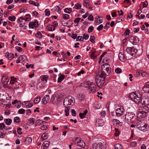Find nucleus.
<instances>
[{
	"label": "nucleus",
	"mask_w": 149,
	"mask_h": 149,
	"mask_svg": "<svg viewBox=\"0 0 149 149\" xmlns=\"http://www.w3.org/2000/svg\"><path fill=\"white\" fill-rule=\"evenodd\" d=\"M111 68L110 65L107 63L103 64L101 67V69L98 72L97 75L105 77L109 75L111 72Z\"/></svg>",
	"instance_id": "obj_1"
},
{
	"label": "nucleus",
	"mask_w": 149,
	"mask_h": 149,
	"mask_svg": "<svg viewBox=\"0 0 149 149\" xmlns=\"http://www.w3.org/2000/svg\"><path fill=\"white\" fill-rule=\"evenodd\" d=\"M130 97L132 100L136 103H138L141 101L142 95L140 92H133L130 94Z\"/></svg>",
	"instance_id": "obj_2"
},
{
	"label": "nucleus",
	"mask_w": 149,
	"mask_h": 149,
	"mask_svg": "<svg viewBox=\"0 0 149 149\" xmlns=\"http://www.w3.org/2000/svg\"><path fill=\"white\" fill-rule=\"evenodd\" d=\"M75 103L74 98L71 96L65 98L63 102V104L65 107L69 105H73Z\"/></svg>",
	"instance_id": "obj_3"
},
{
	"label": "nucleus",
	"mask_w": 149,
	"mask_h": 149,
	"mask_svg": "<svg viewBox=\"0 0 149 149\" xmlns=\"http://www.w3.org/2000/svg\"><path fill=\"white\" fill-rule=\"evenodd\" d=\"M84 86L88 88L90 92H94L96 89L95 84L89 81H87L85 82L84 84Z\"/></svg>",
	"instance_id": "obj_4"
},
{
	"label": "nucleus",
	"mask_w": 149,
	"mask_h": 149,
	"mask_svg": "<svg viewBox=\"0 0 149 149\" xmlns=\"http://www.w3.org/2000/svg\"><path fill=\"white\" fill-rule=\"evenodd\" d=\"M136 127L137 128L143 131H146L147 130V125L142 120L138 121L136 124Z\"/></svg>",
	"instance_id": "obj_5"
},
{
	"label": "nucleus",
	"mask_w": 149,
	"mask_h": 149,
	"mask_svg": "<svg viewBox=\"0 0 149 149\" xmlns=\"http://www.w3.org/2000/svg\"><path fill=\"white\" fill-rule=\"evenodd\" d=\"M16 78L12 77L9 83V87L13 88L18 89L19 87V83L17 81Z\"/></svg>",
	"instance_id": "obj_6"
},
{
	"label": "nucleus",
	"mask_w": 149,
	"mask_h": 149,
	"mask_svg": "<svg viewBox=\"0 0 149 149\" xmlns=\"http://www.w3.org/2000/svg\"><path fill=\"white\" fill-rule=\"evenodd\" d=\"M135 115L133 112H127L125 116V120L126 122L129 124L133 121V119Z\"/></svg>",
	"instance_id": "obj_7"
},
{
	"label": "nucleus",
	"mask_w": 149,
	"mask_h": 149,
	"mask_svg": "<svg viewBox=\"0 0 149 149\" xmlns=\"http://www.w3.org/2000/svg\"><path fill=\"white\" fill-rule=\"evenodd\" d=\"M97 76L98 78L95 79L96 84L97 86L99 88H101L104 83L105 77L103 76H98L97 74Z\"/></svg>",
	"instance_id": "obj_8"
},
{
	"label": "nucleus",
	"mask_w": 149,
	"mask_h": 149,
	"mask_svg": "<svg viewBox=\"0 0 149 149\" xmlns=\"http://www.w3.org/2000/svg\"><path fill=\"white\" fill-rule=\"evenodd\" d=\"M8 81L9 79L6 77H2L1 79L2 84L4 88H9V84H8Z\"/></svg>",
	"instance_id": "obj_9"
},
{
	"label": "nucleus",
	"mask_w": 149,
	"mask_h": 149,
	"mask_svg": "<svg viewBox=\"0 0 149 149\" xmlns=\"http://www.w3.org/2000/svg\"><path fill=\"white\" fill-rule=\"evenodd\" d=\"M141 103L142 106L148 107L149 105V99L147 97H143L141 99Z\"/></svg>",
	"instance_id": "obj_10"
},
{
	"label": "nucleus",
	"mask_w": 149,
	"mask_h": 149,
	"mask_svg": "<svg viewBox=\"0 0 149 149\" xmlns=\"http://www.w3.org/2000/svg\"><path fill=\"white\" fill-rule=\"evenodd\" d=\"M130 41L133 45H136L139 42V38L135 36H132L130 38Z\"/></svg>",
	"instance_id": "obj_11"
},
{
	"label": "nucleus",
	"mask_w": 149,
	"mask_h": 149,
	"mask_svg": "<svg viewBox=\"0 0 149 149\" xmlns=\"http://www.w3.org/2000/svg\"><path fill=\"white\" fill-rule=\"evenodd\" d=\"M49 95H45L42 100V103L44 104H46L49 102Z\"/></svg>",
	"instance_id": "obj_12"
},
{
	"label": "nucleus",
	"mask_w": 149,
	"mask_h": 149,
	"mask_svg": "<svg viewBox=\"0 0 149 149\" xmlns=\"http://www.w3.org/2000/svg\"><path fill=\"white\" fill-rule=\"evenodd\" d=\"M124 109L122 108L118 109L116 110V114L118 116H120L122 115L123 113Z\"/></svg>",
	"instance_id": "obj_13"
},
{
	"label": "nucleus",
	"mask_w": 149,
	"mask_h": 149,
	"mask_svg": "<svg viewBox=\"0 0 149 149\" xmlns=\"http://www.w3.org/2000/svg\"><path fill=\"white\" fill-rule=\"evenodd\" d=\"M147 114L146 112H144L143 111H141L138 113L137 117L138 118H141L145 117L146 116Z\"/></svg>",
	"instance_id": "obj_14"
},
{
	"label": "nucleus",
	"mask_w": 149,
	"mask_h": 149,
	"mask_svg": "<svg viewBox=\"0 0 149 149\" xmlns=\"http://www.w3.org/2000/svg\"><path fill=\"white\" fill-rule=\"evenodd\" d=\"M50 144V143L49 141H45L41 146V148L42 149H47L49 145Z\"/></svg>",
	"instance_id": "obj_15"
},
{
	"label": "nucleus",
	"mask_w": 149,
	"mask_h": 149,
	"mask_svg": "<svg viewBox=\"0 0 149 149\" xmlns=\"http://www.w3.org/2000/svg\"><path fill=\"white\" fill-rule=\"evenodd\" d=\"M38 25V22H30L29 24V27L32 29H33L35 27L37 26Z\"/></svg>",
	"instance_id": "obj_16"
},
{
	"label": "nucleus",
	"mask_w": 149,
	"mask_h": 149,
	"mask_svg": "<svg viewBox=\"0 0 149 149\" xmlns=\"http://www.w3.org/2000/svg\"><path fill=\"white\" fill-rule=\"evenodd\" d=\"M139 109L142 110L141 111H143L145 112H146V114H147L149 111V108L148 107L142 106V107H139Z\"/></svg>",
	"instance_id": "obj_17"
},
{
	"label": "nucleus",
	"mask_w": 149,
	"mask_h": 149,
	"mask_svg": "<svg viewBox=\"0 0 149 149\" xmlns=\"http://www.w3.org/2000/svg\"><path fill=\"white\" fill-rule=\"evenodd\" d=\"M77 97L79 101L81 102L84 100L85 98V95L82 93H80L78 95Z\"/></svg>",
	"instance_id": "obj_18"
},
{
	"label": "nucleus",
	"mask_w": 149,
	"mask_h": 149,
	"mask_svg": "<svg viewBox=\"0 0 149 149\" xmlns=\"http://www.w3.org/2000/svg\"><path fill=\"white\" fill-rule=\"evenodd\" d=\"M118 58L122 62H124L126 60V58L124 55L121 52L119 53Z\"/></svg>",
	"instance_id": "obj_19"
},
{
	"label": "nucleus",
	"mask_w": 149,
	"mask_h": 149,
	"mask_svg": "<svg viewBox=\"0 0 149 149\" xmlns=\"http://www.w3.org/2000/svg\"><path fill=\"white\" fill-rule=\"evenodd\" d=\"M77 145L82 148H84L85 146V143L84 141L82 140H79L77 141Z\"/></svg>",
	"instance_id": "obj_20"
},
{
	"label": "nucleus",
	"mask_w": 149,
	"mask_h": 149,
	"mask_svg": "<svg viewBox=\"0 0 149 149\" xmlns=\"http://www.w3.org/2000/svg\"><path fill=\"white\" fill-rule=\"evenodd\" d=\"M32 138L31 137L27 138L25 140V143L26 145L30 144L32 141Z\"/></svg>",
	"instance_id": "obj_21"
},
{
	"label": "nucleus",
	"mask_w": 149,
	"mask_h": 149,
	"mask_svg": "<svg viewBox=\"0 0 149 149\" xmlns=\"http://www.w3.org/2000/svg\"><path fill=\"white\" fill-rule=\"evenodd\" d=\"M47 29L50 31H52L55 30V27L54 25H49L47 27Z\"/></svg>",
	"instance_id": "obj_22"
},
{
	"label": "nucleus",
	"mask_w": 149,
	"mask_h": 149,
	"mask_svg": "<svg viewBox=\"0 0 149 149\" xmlns=\"http://www.w3.org/2000/svg\"><path fill=\"white\" fill-rule=\"evenodd\" d=\"M100 143H93L92 145V148L93 149H99L100 146Z\"/></svg>",
	"instance_id": "obj_23"
},
{
	"label": "nucleus",
	"mask_w": 149,
	"mask_h": 149,
	"mask_svg": "<svg viewBox=\"0 0 149 149\" xmlns=\"http://www.w3.org/2000/svg\"><path fill=\"white\" fill-rule=\"evenodd\" d=\"M65 76L64 75L60 74V76L58 79V82H60L63 81L65 78Z\"/></svg>",
	"instance_id": "obj_24"
},
{
	"label": "nucleus",
	"mask_w": 149,
	"mask_h": 149,
	"mask_svg": "<svg viewBox=\"0 0 149 149\" xmlns=\"http://www.w3.org/2000/svg\"><path fill=\"white\" fill-rule=\"evenodd\" d=\"M88 111L87 110H85L83 113H80L79 114V116L81 119H83L84 117L87 113Z\"/></svg>",
	"instance_id": "obj_25"
},
{
	"label": "nucleus",
	"mask_w": 149,
	"mask_h": 149,
	"mask_svg": "<svg viewBox=\"0 0 149 149\" xmlns=\"http://www.w3.org/2000/svg\"><path fill=\"white\" fill-rule=\"evenodd\" d=\"M100 146L99 148V149H106V145L104 143H102L101 142H100Z\"/></svg>",
	"instance_id": "obj_26"
},
{
	"label": "nucleus",
	"mask_w": 149,
	"mask_h": 149,
	"mask_svg": "<svg viewBox=\"0 0 149 149\" xmlns=\"http://www.w3.org/2000/svg\"><path fill=\"white\" fill-rule=\"evenodd\" d=\"M35 36L36 38L41 39L42 38V35L40 31H38L35 34Z\"/></svg>",
	"instance_id": "obj_27"
},
{
	"label": "nucleus",
	"mask_w": 149,
	"mask_h": 149,
	"mask_svg": "<svg viewBox=\"0 0 149 149\" xmlns=\"http://www.w3.org/2000/svg\"><path fill=\"white\" fill-rule=\"evenodd\" d=\"M6 124L8 125H9L11 123L12 120L11 119H5L4 120Z\"/></svg>",
	"instance_id": "obj_28"
},
{
	"label": "nucleus",
	"mask_w": 149,
	"mask_h": 149,
	"mask_svg": "<svg viewBox=\"0 0 149 149\" xmlns=\"http://www.w3.org/2000/svg\"><path fill=\"white\" fill-rule=\"evenodd\" d=\"M48 133H44L42 134V135L41 136V137L42 140H44L45 139H46L48 138Z\"/></svg>",
	"instance_id": "obj_29"
},
{
	"label": "nucleus",
	"mask_w": 149,
	"mask_h": 149,
	"mask_svg": "<svg viewBox=\"0 0 149 149\" xmlns=\"http://www.w3.org/2000/svg\"><path fill=\"white\" fill-rule=\"evenodd\" d=\"M143 91L145 93H149V88L147 87L145 85L143 86L142 88Z\"/></svg>",
	"instance_id": "obj_30"
},
{
	"label": "nucleus",
	"mask_w": 149,
	"mask_h": 149,
	"mask_svg": "<svg viewBox=\"0 0 149 149\" xmlns=\"http://www.w3.org/2000/svg\"><path fill=\"white\" fill-rule=\"evenodd\" d=\"M69 106L66 107L65 110V115L66 116H68L69 115V111L70 110V108H69Z\"/></svg>",
	"instance_id": "obj_31"
},
{
	"label": "nucleus",
	"mask_w": 149,
	"mask_h": 149,
	"mask_svg": "<svg viewBox=\"0 0 149 149\" xmlns=\"http://www.w3.org/2000/svg\"><path fill=\"white\" fill-rule=\"evenodd\" d=\"M133 49L132 47H127L126 49V51L128 53H130L131 54L133 52Z\"/></svg>",
	"instance_id": "obj_32"
},
{
	"label": "nucleus",
	"mask_w": 149,
	"mask_h": 149,
	"mask_svg": "<svg viewBox=\"0 0 149 149\" xmlns=\"http://www.w3.org/2000/svg\"><path fill=\"white\" fill-rule=\"evenodd\" d=\"M29 3L34 6H38L39 5V4L38 3L32 0L30 1H29Z\"/></svg>",
	"instance_id": "obj_33"
},
{
	"label": "nucleus",
	"mask_w": 149,
	"mask_h": 149,
	"mask_svg": "<svg viewBox=\"0 0 149 149\" xmlns=\"http://www.w3.org/2000/svg\"><path fill=\"white\" fill-rule=\"evenodd\" d=\"M89 1L88 0H86L84 1V3H83V5L85 6H86V8H88V6H89Z\"/></svg>",
	"instance_id": "obj_34"
},
{
	"label": "nucleus",
	"mask_w": 149,
	"mask_h": 149,
	"mask_svg": "<svg viewBox=\"0 0 149 149\" xmlns=\"http://www.w3.org/2000/svg\"><path fill=\"white\" fill-rule=\"evenodd\" d=\"M40 97L38 96L34 100V104H38V103L40 100Z\"/></svg>",
	"instance_id": "obj_35"
},
{
	"label": "nucleus",
	"mask_w": 149,
	"mask_h": 149,
	"mask_svg": "<svg viewBox=\"0 0 149 149\" xmlns=\"http://www.w3.org/2000/svg\"><path fill=\"white\" fill-rule=\"evenodd\" d=\"M12 56H10V55L9 54V53L8 52H7L5 54V56H7L8 57V58L9 59V60H10L12 59L13 57H14V55L13 54L12 55Z\"/></svg>",
	"instance_id": "obj_36"
},
{
	"label": "nucleus",
	"mask_w": 149,
	"mask_h": 149,
	"mask_svg": "<svg viewBox=\"0 0 149 149\" xmlns=\"http://www.w3.org/2000/svg\"><path fill=\"white\" fill-rule=\"evenodd\" d=\"M26 57L24 55H22L19 57V60L21 61H23L26 59Z\"/></svg>",
	"instance_id": "obj_37"
},
{
	"label": "nucleus",
	"mask_w": 149,
	"mask_h": 149,
	"mask_svg": "<svg viewBox=\"0 0 149 149\" xmlns=\"http://www.w3.org/2000/svg\"><path fill=\"white\" fill-rule=\"evenodd\" d=\"M123 146L119 144H117L115 146V149H122Z\"/></svg>",
	"instance_id": "obj_38"
},
{
	"label": "nucleus",
	"mask_w": 149,
	"mask_h": 149,
	"mask_svg": "<svg viewBox=\"0 0 149 149\" xmlns=\"http://www.w3.org/2000/svg\"><path fill=\"white\" fill-rule=\"evenodd\" d=\"M102 120H100L99 119H97L96 122V125H97L99 126H102V125L101 123H102Z\"/></svg>",
	"instance_id": "obj_39"
},
{
	"label": "nucleus",
	"mask_w": 149,
	"mask_h": 149,
	"mask_svg": "<svg viewBox=\"0 0 149 149\" xmlns=\"http://www.w3.org/2000/svg\"><path fill=\"white\" fill-rule=\"evenodd\" d=\"M14 121L15 123H19L20 121V118L18 117H16L14 118Z\"/></svg>",
	"instance_id": "obj_40"
},
{
	"label": "nucleus",
	"mask_w": 149,
	"mask_h": 149,
	"mask_svg": "<svg viewBox=\"0 0 149 149\" xmlns=\"http://www.w3.org/2000/svg\"><path fill=\"white\" fill-rule=\"evenodd\" d=\"M64 12L70 14L72 12V9L71 8H65L64 10Z\"/></svg>",
	"instance_id": "obj_41"
},
{
	"label": "nucleus",
	"mask_w": 149,
	"mask_h": 149,
	"mask_svg": "<svg viewBox=\"0 0 149 149\" xmlns=\"http://www.w3.org/2000/svg\"><path fill=\"white\" fill-rule=\"evenodd\" d=\"M62 17L64 19H68L70 18V16L67 14H63Z\"/></svg>",
	"instance_id": "obj_42"
},
{
	"label": "nucleus",
	"mask_w": 149,
	"mask_h": 149,
	"mask_svg": "<svg viewBox=\"0 0 149 149\" xmlns=\"http://www.w3.org/2000/svg\"><path fill=\"white\" fill-rule=\"evenodd\" d=\"M8 19L11 21H13L15 20L16 19L15 17L13 15L9 16L8 17Z\"/></svg>",
	"instance_id": "obj_43"
},
{
	"label": "nucleus",
	"mask_w": 149,
	"mask_h": 149,
	"mask_svg": "<svg viewBox=\"0 0 149 149\" xmlns=\"http://www.w3.org/2000/svg\"><path fill=\"white\" fill-rule=\"evenodd\" d=\"M55 10L59 14L61 12V8L59 6H55Z\"/></svg>",
	"instance_id": "obj_44"
},
{
	"label": "nucleus",
	"mask_w": 149,
	"mask_h": 149,
	"mask_svg": "<svg viewBox=\"0 0 149 149\" xmlns=\"http://www.w3.org/2000/svg\"><path fill=\"white\" fill-rule=\"evenodd\" d=\"M81 5L80 4L77 3L76 4H75L74 7L76 9H79L81 8Z\"/></svg>",
	"instance_id": "obj_45"
},
{
	"label": "nucleus",
	"mask_w": 149,
	"mask_h": 149,
	"mask_svg": "<svg viewBox=\"0 0 149 149\" xmlns=\"http://www.w3.org/2000/svg\"><path fill=\"white\" fill-rule=\"evenodd\" d=\"M136 145V141H132L131 142L130 146L131 147H134Z\"/></svg>",
	"instance_id": "obj_46"
},
{
	"label": "nucleus",
	"mask_w": 149,
	"mask_h": 149,
	"mask_svg": "<svg viewBox=\"0 0 149 149\" xmlns=\"http://www.w3.org/2000/svg\"><path fill=\"white\" fill-rule=\"evenodd\" d=\"M95 39V37L94 36H91L90 39V41L92 43L95 42L94 40Z\"/></svg>",
	"instance_id": "obj_47"
},
{
	"label": "nucleus",
	"mask_w": 149,
	"mask_h": 149,
	"mask_svg": "<svg viewBox=\"0 0 149 149\" xmlns=\"http://www.w3.org/2000/svg\"><path fill=\"white\" fill-rule=\"evenodd\" d=\"M25 110L23 109H21L18 111V113L19 114H23L25 113Z\"/></svg>",
	"instance_id": "obj_48"
},
{
	"label": "nucleus",
	"mask_w": 149,
	"mask_h": 149,
	"mask_svg": "<svg viewBox=\"0 0 149 149\" xmlns=\"http://www.w3.org/2000/svg\"><path fill=\"white\" fill-rule=\"evenodd\" d=\"M47 126L45 125H43L40 127L41 129L42 130H46L47 129Z\"/></svg>",
	"instance_id": "obj_49"
},
{
	"label": "nucleus",
	"mask_w": 149,
	"mask_h": 149,
	"mask_svg": "<svg viewBox=\"0 0 149 149\" xmlns=\"http://www.w3.org/2000/svg\"><path fill=\"white\" fill-rule=\"evenodd\" d=\"M130 32V30L129 29H127L124 33V35L125 36L129 35Z\"/></svg>",
	"instance_id": "obj_50"
},
{
	"label": "nucleus",
	"mask_w": 149,
	"mask_h": 149,
	"mask_svg": "<svg viewBox=\"0 0 149 149\" xmlns=\"http://www.w3.org/2000/svg\"><path fill=\"white\" fill-rule=\"evenodd\" d=\"M115 71L116 73L118 74L121 73L122 70L120 68H117L115 69Z\"/></svg>",
	"instance_id": "obj_51"
},
{
	"label": "nucleus",
	"mask_w": 149,
	"mask_h": 149,
	"mask_svg": "<svg viewBox=\"0 0 149 149\" xmlns=\"http://www.w3.org/2000/svg\"><path fill=\"white\" fill-rule=\"evenodd\" d=\"M95 52H93L91 55V58L94 59L96 57V56L95 55Z\"/></svg>",
	"instance_id": "obj_52"
},
{
	"label": "nucleus",
	"mask_w": 149,
	"mask_h": 149,
	"mask_svg": "<svg viewBox=\"0 0 149 149\" xmlns=\"http://www.w3.org/2000/svg\"><path fill=\"white\" fill-rule=\"evenodd\" d=\"M93 27L92 26H90L88 29V32L89 33H91L93 29Z\"/></svg>",
	"instance_id": "obj_53"
},
{
	"label": "nucleus",
	"mask_w": 149,
	"mask_h": 149,
	"mask_svg": "<svg viewBox=\"0 0 149 149\" xmlns=\"http://www.w3.org/2000/svg\"><path fill=\"white\" fill-rule=\"evenodd\" d=\"M71 111L72 113V114L73 116H76V112L74 109H71Z\"/></svg>",
	"instance_id": "obj_54"
},
{
	"label": "nucleus",
	"mask_w": 149,
	"mask_h": 149,
	"mask_svg": "<svg viewBox=\"0 0 149 149\" xmlns=\"http://www.w3.org/2000/svg\"><path fill=\"white\" fill-rule=\"evenodd\" d=\"M80 19L81 18L80 17L74 19V22L75 23H77V24H78Z\"/></svg>",
	"instance_id": "obj_55"
},
{
	"label": "nucleus",
	"mask_w": 149,
	"mask_h": 149,
	"mask_svg": "<svg viewBox=\"0 0 149 149\" xmlns=\"http://www.w3.org/2000/svg\"><path fill=\"white\" fill-rule=\"evenodd\" d=\"M109 22H107L106 25L104 26V29H106V30H107L108 28H109L110 27V26H109Z\"/></svg>",
	"instance_id": "obj_56"
},
{
	"label": "nucleus",
	"mask_w": 149,
	"mask_h": 149,
	"mask_svg": "<svg viewBox=\"0 0 149 149\" xmlns=\"http://www.w3.org/2000/svg\"><path fill=\"white\" fill-rule=\"evenodd\" d=\"M103 28V26L102 24H100L97 28V30L98 31H100Z\"/></svg>",
	"instance_id": "obj_57"
},
{
	"label": "nucleus",
	"mask_w": 149,
	"mask_h": 149,
	"mask_svg": "<svg viewBox=\"0 0 149 149\" xmlns=\"http://www.w3.org/2000/svg\"><path fill=\"white\" fill-rule=\"evenodd\" d=\"M45 15L46 16H48L50 15V12L48 9H46L45 10Z\"/></svg>",
	"instance_id": "obj_58"
},
{
	"label": "nucleus",
	"mask_w": 149,
	"mask_h": 149,
	"mask_svg": "<svg viewBox=\"0 0 149 149\" xmlns=\"http://www.w3.org/2000/svg\"><path fill=\"white\" fill-rule=\"evenodd\" d=\"M76 40L77 41H81L83 40V38H82V36H79L77 37Z\"/></svg>",
	"instance_id": "obj_59"
},
{
	"label": "nucleus",
	"mask_w": 149,
	"mask_h": 149,
	"mask_svg": "<svg viewBox=\"0 0 149 149\" xmlns=\"http://www.w3.org/2000/svg\"><path fill=\"white\" fill-rule=\"evenodd\" d=\"M148 5V3H147V1H145L143 3V8H146L147 7Z\"/></svg>",
	"instance_id": "obj_60"
},
{
	"label": "nucleus",
	"mask_w": 149,
	"mask_h": 149,
	"mask_svg": "<svg viewBox=\"0 0 149 149\" xmlns=\"http://www.w3.org/2000/svg\"><path fill=\"white\" fill-rule=\"evenodd\" d=\"M83 39H84L86 40H87L88 39L89 36L88 35L84 34L83 35Z\"/></svg>",
	"instance_id": "obj_61"
},
{
	"label": "nucleus",
	"mask_w": 149,
	"mask_h": 149,
	"mask_svg": "<svg viewBox=\"0 0 149 149\" xmlns=\"http://www.w3.org/2000/svg\"><path fill=\"white\" fill-rule=\"evenodd\" d=\"M22 128L20 127H18L17 128V132L19 134H22V132L21 131Z\"/></svg>",
	"instance_id": "obj_62"
},
{
	"label": "nucleus",
	"mask_w": 149,
	"mask_h": 149,
	"mask_svg": "<svg viewBox=\"0 0 149 149\" xmlns=\"http://www.w3.org/2000/svg\"><path fill=\"white\" fill-rule=\"evenodd\" d=\"M26 67L27 68H29L31 67V68H33V65L32 64H27L26 65Z\"/></svg>",
	"instance_id": "obj_63"
},
{
	"label": "nucleus",
	"mask_w": 149,
	"mask_h": 149,
	"mask_svg": "<svg viewBox=\"0 0 149 149\" xmlns=\"http://www.w3.org/2000/svg\"><path fill=\"white\" fill-rule=\"evenodd\" d=\"M88 19L90 21H92L93 20V17L91 14L88 17Z\"/></svg>",
	"instance_id": "obj_64"
}]
</instances>
